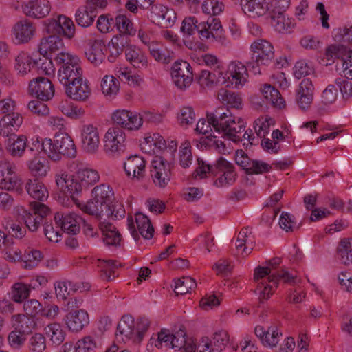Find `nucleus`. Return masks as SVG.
Returning <instances> with one entry per match:
<instances>
[{
	"mask_svg": "<svg viewBox=\"0 0 352 352\" xmlns=\"http://www.w3.org/2000/svg\"><path fill=\"white\" fill-rule=\"evenodd\" d=\"M214 130L232 142L240 140L238 133L245 131V123L241 118L235 117L228 109L219 107L212 113H207V120L200 119L196 131L204 135Z\"/></svg>",
	"mask_w": 352,
	"mask_h": 352,
	"instance_id": "obj_1",
	"label": "nucleus"
},
{
	"mask_svg": "<svg viewBox=\"0 0 352 352\" xmlns=\"http://www.w3.org/2000/svg\"><path fill=\"white\" fill-rule=\"evenodd\" d=\"M281 263V258L276 257L269 261L267 267H258L255 269L254 280L257 283L255 293L258 295L259 303L268 300L274 292L279 280L292 283L296 275L290 274L285 269L274 272V269Z\"/></svg>",
	"mask_w": 352,
	"mask_h": 352,
	"instance_id": "obj_2",
	"label": "nucleus"
},
{
	"mask_svg": "<svg viewBox=\"0 0 352 352\" xmlns=\"http://www.w3.org/2000/svg\"><path fill=\"white\" fill-rule=\"evenodd\" d=\"M180 30L186 36L193 35L197 31L201 40H213L224 45L229 43L218 18L209 16L206 21L198 23L196 17L187 16L183 20Z\"/></svg>",
	"mask_w": 352,
	"mask_h": 352,
	"instance_id": "obj_3",
	"label": "nucleus"
},
{
	"mask_svg": "<svg viewBox=\"0 0 352 352\" xmlns=\"http://www.w3.org/2000/svg\"><path fill=\"white\" fill-rule=\"evenodd\" d=\"M21 211L23 220L30 231H36L40 225L43 224L44 234L50 241L58 243L60 241L61 236L60 231L55 230L52 223L48 222L47 217L50 214V210L46 205L34 202L32 204L30 211L23 208Z\"/></svg>",
	"mask_w": 352,
	"mask_h": 352,
	"instance_id": "obj_4",
	"label": "nucleus"
},
{
	"mask_svg": "<svg viewBox=\"0 0 352 352\" xmlns=\"http://www.w3.org/2000/svg\"><path fill=\"white\" fill-rule=\"evenodd\" d=\"M160 340L166 346L180 352H211L210 342L208 337L202 338L200 340L186 337L184 330L180 329L174 334L168 330L162 329L158 333Z\"/></svg>",
	"mask_w": 352,
	"mask_h": 352,
	"instance_id": "obj_5",
	"label": "nucleus"
},
{
	"mask_svg": "<svg viewBox=\"0 0 352 352\" xmlns=\"http://www.w3.org/2000/svg\"><path fill=\"white\" fill-rule=\"evenodd\" d=\"M47 155L54 162L61 160L63 156L74 158L76 155V148L72 138L67 133H58L52 142L51 139L45 138L44 144Z\"/></svg>",
	"mask_w": 352,
	"mask_h": 352,
	"instance_id": "obj_6",
	"label": "nucleus"
},
{
	"mask_svg": "<svg viewBox=\"0 0 352 352\" xmlns=\"http://www.w3.org/2000/svg\"><path fill=\"white\" fill-rule=\"evenodd\" d=\"M251 60L248 63L250 70L254 74H261V66L269 65L274 58V50L272 44L265 39H257L250 46Z\"/></svg>",
	"mask_w": 352,
	"mask_h": 352,
	"instance_id": "obj_7",
	"label": "nucleus"
},
{
	"mask_svg": "<svg viewBox=\"0 0 352 352\" xmlns=\"http://www.w3.org/2000/svg\"><path fill=\"white\" fill-rule=\"evenodd\" d=\"M93 198L84 204L82 210L87 214L100 216L104 207L115 200V195L111 186L107 184H101L92 190Z\"/></svg>",
	"mask_w": 352,
	"mask_h": 352,
	"instance_id": "obj_8",
	"label": "nucleus"
},
{
	"mask_svg": "<svg viewBox=\"0 0 352 352\" xmlns=\"http://www.w3.org/2000/svg\"><path fill=\"white\" fill-rule=\"evenodd\" d=\"M274 6L280 8V10H273L271 16V25L274 30L280 33H291L295 27L294 19L286 17L284 12L289 6V0H274Z\"/></svg>",
	"mask_w": 352,
	"mask_h": 352,
	"instance_id": "obj_9",
	"label": "nucleus"
},
{
	"mask_svg": "<svg viewBox=\"0 0 352 352\" xmlns=\"http://www.w3.org/2000/svg\"><path fill=\"white\" fill-rule=\"evenodd\" d=\"M100 178L96 170L88 167L80 168L76 173L75 179L71 181L70 191L78 194L98 183Z\"/></svg>",
	"mask_w": 352,
	"mask_h": 352,
	"instance_id": "obj_10",
	"label": "nucleus"
},
{
	"mask_svg": "<svg viewBox=\"0 0 352 352\" xmlns=\"http://www.w3.org/2000/svg\"><path fill=\"white\" fill-rule=\"evenodd\" d=\"M16 166L8 161L2 162L0 164V188L9 191L21 190L22 182L16 174Z\"/></svg>",
	"mask_w": 352,
	"mask_h": 352,
	"instance_id": "obj_11",
	"label": "nucleus"
},
{
	"mask_svg": "<svg viewBox=\"0 0 352 352\" xmlns=\"http://www.w3.org/2000/svg\"><path fill=\"white\" fill-rule=\"evenodd\" d=\"M228 81L222 76V85L225 87L233 86L236 89L242 87L248 80V73L246 66L240 61H232L227 72Z\"/></svg>",
	"mask_w": 352,
	"mask_h": 352,
	"instance_id": "obj_12",
	"label": "nucleus"
},
{
	"mask_svg": "<svg viewBox=\"0 0 352 352\" xmlns=\"http://www.w3.org/2000/svg\"><path fill=\"white\" fill-rule=\"evenodd\" d=\"M125 133L118 127L108 129L104 136V150L109 155H119L124 150Z\"/></svg>",
	"mask_w": 352,
	"mask_h": 352,
	"instance_id": "obj_13",
	"label": "nucleus"
},
{
	"mask_svg": "<svg viewBox=\"0 0 352 352\" xmlns=\"http://www.w3.org/2000/svg\"><path fill=\"white\" fill-rule=\"evenodd\" d=\"M46 29L49 34H58L68 39H72L75 35L73 21L65 15H58L56 19H49Z\"/></svg>",
	"mask_w": 352,
	"mask_h": 352,
	"instance_id": "obj_14",
	"label": "nucleus"
},
{
	"mask_svg": "<svg viewBox=\"0 0 352 352\" xmlns=\"http://www.w3.org/2000/svg\"><path fill=\"white\" fill-rule=\"evenodd\" d=\"M333 54L338 61L336 70L344 75L347 79L352 80V50L345 46L331 45V55Z\"/></svg>",
	"mask_w": 352,
	"mask_h": 352,
	"instance_id": "obj_15",
	"label": "nucleus"
},
{
	"mask_svg": "<svg viewBox=\"0 0 352 352\" xmlns=\"http://www.w3.org/2000/svg\"><path fill=\"white\" fill-rule=\"evenodd\" d=\"M214 174L220 176L214 182V185L218 188L232 185L236 178L234 166L224 157H220L214 163Z\"/></svg>",
	"mask_w": 352,
	"mask_h": 352,
	"instance_id": "obj_16",
	"label": "nucleus"
},
{
	"mask_svg": "<svg viewBox=\"0 0 352 352\" xmlns=\"http://www.w3.org/2000/svg\"><path fill=\"white\" fill-rule=\"evenodd\" d=\"M235 161L248 174H263L272 170L271 165L261 160L251 159L241 149L236 151Z\"/></svg>",
	"mask_w": 352,
	"mask_h": 352,
	"instance_id": "obj_17",
	"label": "nucleus"
},
{
	"mask_svg": "<svg viewBox=\"0 0 352 352\" xmlns=\"http://www.w3.org/2000/svg\"><path fill=\"white\" fill-rule=\"evenodd\" d=\"M128 228L133 239H139V234L145 239H151L153 236L154 228L148 217L141 212L135 214V223L138 230L135 228L132 217H128Z\"/></svg>",
	"mask_w": 352,
	"mask_h": 352,
	"instance_id": "obj_18",
	"label": "nucleus"
},
{
	"mask_svg": "<svg viewBox=\"0 0 352 352\" xmlns=\"http://www.w3.org/2000/svg\"><path fill=\"white\" fill-rule=\"evenodd\" d=\"M171 76L175 85L180 89L188 87L192 81V72L188 63L176 61L171 67Z\"/></svg>",
	"mask_w": 352,
	"mask_h": 352,
	"instance_id": "obj_19",
	"label": "nucleus"
},
{
	"mask_svg": "<svg viewBox=\"0 0 352 352\" xmlns=\"http://www.w3.org/2000/svg\"><path fill=\"white\" fill-rule=\"evenodd\" d=\"M29 93L43 101H47L54 95L52 82L47 78L37 77L29 83Z\"/></svg>",
	"mask_w": 352,
	"mask_h": 352,
	"instance_id": "obj_20",
	"label": "nucleus"
},
{
	"mask_svg": "<svg viewBox=\"0 0 352 352\" xmlns=\"http://www.w3.org/2000/svg\"><path fill=\"white\" fill-rule=\"evenodd\" d=\"M150 17L153 23L168 28L175 23L177 14L174 10L162 4H153L151 9Z\"/></svg>",
	"mask_w": 352,
	"mask_h": 352,
	"instance_id": "obj_21",
	"label": "nucleus"
},
{
	"mask_svg": "<svg viewBox=\"0 0 352 352\" xmlns=\"http://www.w3.org/2000/svg\"><path fill=\"white\" fill-rule=\"evenodd\" d=\"M150 171L153 183L160 188L166 186L170 180V165L161 157L152 161Z\"/></svg>",
	"mask_w": 352,
	"mask_h": 352,
	"instance_id": "obj_22",
	"label": "nucleus"
},
{
	"mask_svg": "<svg viewBox=\"0 0 352 352\" xmlns=\"http://www.w3.org/2000/svg\"><path fill=\"white\" fill-rule=\"evenodd\" d=\"M100 139L98 129L92 124L85 125L81 129V146L88 154L98 152Z\"/></svg>",
	"mask_w": 352,
	"mask_h": 352,
	"instance_id": "obj_23",
	"label": "nucleus"
},
{
	"mask_svg": "<svg viewBox=\"0 0 352 352\" xmlns=\"http://www.w3.org/2000/svg\"><path fill=\"white\" fill-rule=\"evenodd\" d=\"M57 227L68 234L76 235L80 231V224L82 219L73 212L67 213L57 212L54 216Z\"/></svg>",
	"mask_w": 352,
	"mask_h": 352,
	"instance_id": "obj_24",
	"label": "nucleus"
},
{
	"mask_svg": "<svg viewBox=\"0 0 352 352\" xmlns=\"http://www.w3.org/2000/svg\"><path fill=\"white\" fill-rule=\"evenodd\" d=\"M51 6L48 0H28L22 4L23 12L33 18H43L50 12Z\"/></svg>",
	"mask_w": 352,
	"mask_h": 352,
	"instance_id": "obj_25",
	"label": "nucleus"
},
{
	"mask_svg": "<svg viewBox=\"0 0 352 352\" xmlns=\"http://www.w3.org/2000/svg\"><path fill=\"white\" fill-rule=\"evenodd\" d=\"M106 50L105 43L102 39H90L87 42L85 54L90 63L94 65H98L104 60Z\"/></svg>",
	"mask_w": 352,
	"mask_h": 352,
	"instance_id": "obj_26",
	"label": "nucleus"
},
{
	"mask_svg": "<svg viewBox=\"0 0 352 352\" xmlns=\"http://www.w3.org/2000/svg\"><path fill=\"white\" fill-rule=\"evenodd\" d=\"M65 324L69 331L79 332L89 324V316L84 309L74 310L65 316Z\"/></svg>",
	"mask_w": 352,
	"mask_h": 352,
	"instance_id": "obj_27",
	"label": "nucleus"
},
{
	"mask_svg": "<svg viewBox=\"0 0 352 352\" xmlns=\"http://www.w3.org/2000/svg\"><path fill=\"white\" fill-rule=\"evenodd\" d=\"M314 87L309 78L303 79L296 90V100L299 107L302 110L307 109L314 98Z\"/></svg>",
	"mask_w": 352,
	"mask_h": 352,
	"instance_id": "obj_28",
	"label": "nucleus"
},
{
	"mask_svg": "<svg viewBox=\"0 0 352 352\" xmlns=\"http://www.w3.org/2000/svg\"><path fill=\"white\" fill-rule=\"evenodd\" d=\"M65 93L76 101H85L91 94V89L82 77L65 86Z\"/></svg>",
	"mask_w": 352,
	"mask_h": 352,
	"instance_id": "obj_29",
	"label": "nucleus"
},
{
	"mask_svg": "<svg viewBox=\"0 0 352 352\" xmlns=\"http://www.w3.org/2000/svg\"><path fill=\"white\" fill-rule=\"evenodd\" d=\"M254 333L265 346L271 348L276 346L283 336L276 324L271 325L267 330H265L263 327L258 325L254 329Z\"/></svg>",
	"mask_w": 352,
	"mask_h": 352,
	"instance_id": "obj_30",
	"label": "nucleus"
},
{
	"mask_svg": "<svg viewBox=\"0 0 352 352\" xmlns=\"http://www.w3.org/2000/svg\"><path fill=\"white\" fill-rule=\"evenodd\" d=\"M36 31L34 24L28 20L17 22L12 28V33L16 43H25L33 37Z\"/></svg>",
	"mask_w": 352,
	"mask_h": 352,
	"instance_id": "obj_31",
	"label": "nucleus"
},
{
	"mask_svg": "<svg viewBox=\"0 0 352 352\" xmlns=\"http://www.w3.org/2000/svg\"><path fill=\"white\" fill-rule=\"evenodd\" d=\"M23 123V117L19 113L12 112L0 120V135L8 137L19 129Z\"/></svg>",
	"mask_w": 352,
	"mask_h": 352,
	"instance_id": "obj_32",
	"label": "nucleus"
},
{
	"mask_svg": "<svg viewBox=\"0 0 352 352\" xmlns=\"http://www.w3.org/2000/svg\"><path fill=\"white\" fill-rule=\"evenodd\" d=\"M129 38L125 34H117L114 36L109 44V55L108 60L114 63L117 58L122 54L124 50L129 47Z\"/></svg>",
	"mask_w": 352,
	"mask_h": 352,
	"instance_id": "obj_33",
	"label": "nucleus"
},
{
	"mask_svg": "<svg viewBox=\"0 0 352 352\" xmlns=\"http://www.w3.org/2000/svg\"><path fill=\"white\" fill-rule=\"evenodd\" d=\"M124 168L129 177L140 179L145 172V161L139 155L129 157L124 164Z\"/></svg>",
	"mask_w": 352,
	"mask_h": 352,
	"instance_id": "obj_34",
	"label": "nucleus"
},
{
	"mask_svg": "<svg viewBox=\"0 0 352 352\" xmlns=\"http://www.w3.org/2000/svg\"><path fill=\"white\" fill-rule=\"evenodd\" d=\"M241 5L244 13L252 18L263 16L268 10L267 0H244Z\"/></svg>",
	"mask_w": 352,
	"mask_h": 352,
	"instance_id": "obj_35",
	"label": "nucleus"
},
{
	"mask_svg": "<svg viewBox=\"0 0 352 352\" xmlns=\"http://www.w3.org/2000/svg\"><path fill=\"white\" fill-rule=\"evenodd\" d=\"M336 254L342 263L352 266V238H342L336 246Z\"/></svg>",
	"mask_w": 352,
	"mask_h": 352,
	"instance_id": "obj_36",
	"label": "nucleus"
},
{
	"mask_svg": "<svg viewBox=\"0 0 352 352\" xmlns=\"http://www.w3.org/2000/svg\"><path fill=\"white\" fill-rule=\"evenodd\" d=\"M126 60L135 68L142 69L148 66V58L145 53L135 45H130L125 50Z\"/></svg>",
	"mask_w": 352,
	"mask_h": 352,
	"instance_id": "obj_37",
	"label": "nucleus"
},
{
	"mask_svg": "<svg viewBox=\"0 0 352 352\" xmlns=\"http://www.w3.org/2000/svg\"><path fill=\"white\" fill-rule=\"evenodd\" d=\"M98 227L103 236V241L107 245H118L121 241V235L116 228L106 221H100Z\"/></svg>",
	"mask_w": 352,
	"mask_h": 352,
	"instance_id": "obj_38",
	"label": "nucleus"
},
{
	"mask_svg": "<svg viewBox=\"0 0 352 352\" xmlns=\"http://www.w3.org/2000/svg\"><path fill=\"white\" fill-rule=\"evenodd\" d=\"M81 77H82V70L80 64L63 67V69H58V79L65 87Z\"/></svg>",
	"mask_w": 352,
	"mask_h": 352,
	"instance_id": "obj_39",
	"label": "nucleus"
},
{
	"mask_svg": "<svg viewBox=\"0 0 352 352\" xmlns=\"http://www.w3.org/2000/svg\"><path fill=\"white\" fill-rule=\"evenodd\" d=\"M27 142L28 138L23 135H11L8 140V152L12 157H21L28 147Z\"/></svg>",
	"mask_w": 352,
	"mask_h": 352,
	"instance_id": "obj_40",
	"label": "nucleus"
},
{
	"mask_svg": "<svg viewBox=\"0 0 352 352\" xmlns=\"http://www.w3.org/2000/svg\"><path fill=\"white\" fill-rule=\"evenodd\" d=\"M47 37L43 38L39 44L38 52L41 55H45L48 52H55L60 50L63 43L60 36L58 34H50Z\"/></svg>",
	"mask_w": 352,
	"mask_h": 352,
	"instance_id": "obj_41",
	"label": "nucleus"
},
{
	"mask_svg": "<svg viewBox=\"0 0 352 352\" xmlns=\"http://www.w3.org/2000/svg\"><path fill=\"white\" fill-rule=\"evenodd\" d=\"M29 195L34 199L44 201L48 197V191L44 184L38 179H29L25 184Z\"/></svg>",
	"mask_w": 352,
	"mask_h": 352,
	"instance_id": "obj_42",
	"label": "nucleus"
},
{
	"mask_svg": "<svg viewBox=\"0 0 352 352\" xmlns=\"http://www.w3.org/2000/svg\"><path fill=\"white\" fill-rule=\"evenodd\" d=\"M45 331L52 344L55 346L60 345L65 339L66 332L60 323L52 322L48 324L45 327Z\"/></svg>",
	"mask_w": 352,
	"mask_h": 352,
	"instance_id": "obj_43",
	"label": "nucleus"
},
{
	"mask_svg": "<svg viewBox=\"0 0 352 352\" xmlns=\"http://www.w3.org/2000/svg\"><path fill=\"white\" fill-rule=\"evenodd\" d=\"M55 293L56 296L62 300H65L68 296L71 294L72 292H76L80 290L88 289L89 286L87 284L85 286L83 285L80 287L76 284H74L71 281H60L54 284Z\"/></svg>",
	"mask_w": 352,
	"mask_h": 352,
	"instance_id": "obj_44",
	"label": "nucleus"
},
{
	"mask_svg": "<svg viewBox=\"0 0 352 352\" xmlns=\"http://www.w3.org/2000/svg\"><path fill=\"white\" fill-rule=\"evenodd\" d=\"M35 286L19 282L14 283L11 288V299L16 303H22L30 296V292Z\"/></svg>",
	"mask_w": 352,
	"mask_h": 352,
	"instance_id": "obj_45",
	"label": "nucleus"
},
{
	"mask_svg": "<svg viewBox=\"0 0 352 352\" xmlns=\"http://www.w3.org/2000/svg\"><path fill=\"white\" fill-rule=\"evenodd\" d=\"M12 322L14 329L24 335L31 333L36 327L34 318L24 314L14 315Z\"/></svg>",
	"mask_w": 352,
	"mask_h": 352,
	"instance_id": "obj_46",
	"label": "nucleus"
},
{
	"mask_svg": "<svg viewBox=\"0 0 352 352\" xmlns=\"http://www.w3.org/2000/svg\"><path fill=\"white\" fill-rule=\"evenodd\" d=\"M218 99L223 104L227 105V108L229 111V108H234L239 109L242 108V98L241 96L229 90L221 89L218 93Z\"/></svg>",
	"mask_w": 352,
	"mask_h": 352,
	"instance_id": "obj_47",
	"label": "nucleus"
},
{
	"mask_svg": "<svg viewBox=\"0 0 352 352\" xmlns=\"http://www.w3.org/2000/svg\"><path fill=\"white\" fill-rule=\"evenodd\" d=\"M31 174L36 177H44L50 170V164L47 160L35 157L28 162Z\"/></svg>",
	"mask_w": 352,
	"mask_h": 352,
	"instance_id": "obj_48",
	"label": "nucleus"
},
{
	"mask_svg": "<svg viewBox=\"0 0 352 352\" xmlns=\"http://www.w3.org/2000/svg\"><path fill=\"white\" fill-rule=\"evenodd\" d=\"M28 352H44L47 348L45 336L41 333H32L27 339Z\"/></svg>",
	"mask_w": 352,
	"mask_h": 352,
	"instance_id": "obj_49",
	"label": "nucleus"
},
{
	"mask_svg": "<svg viewBox=\"0 0 352 352\" xmlns=\"http://www.w3.org/2000/svg\"><path fill=\"white\" fill-rule=\"evenodd\" d=\"M261 92L266 100L270 102L274 107L281 109L285 107V100L279 91L271 85H264Z\"/></svg>",
	"mask_w": 352,
	"mask_h": 352,
	"instance_id": "obj_50",
	"label": "nucleus"
},
{
	"mask_svg": "<svg viewBox=\"0 0 352 352\" xmlns=\"http://www.w3.org/2000/svg\"><path fill=\"white\" fill-rule=\"evenodd\" d=\"M97 266L100 269V276L103 280L111 281L118 276L115 271L118 268L116 261L98 259Z\"/></svg>",
	"mask_w": 352,
	"mask_h": 352,
	"instance_id": "obj_51",
	"label": "nucleus"
},
{
	"mask_svg": "<svg viewBox=\"0 0 352 352\" xmlns=\"http://www.w3.org/2000/svg\"><path fill=\"white\" fill-rule=\"evenodd\" d=\"M222 76L217 75V72L202 70L197 77V82L202 88H211L219 83L222 85Z\"/></svg>",
	"mask_w": 352,
	"mask_h": 352,
	"instance_id": "obj_52",
	"label": "nucleus"
},
{
	"mask_svg": "<svg viewBox=\"0 0 352 352\" xmlns=\"http://www.w3.org/2000/svg\"><path fill=\"white\" fill-rule=\"evenodd\" d=\"M34 60L24 52H19L15 57L14 68L18 74L23 76L30 72L32 65H34Z\"/></svg>",
	"mask_w": 352,
	"mask_h": 352,
	"instance_id": "obj_53",
	"label": "nucleus"
},
{
	"mask_svg": "<svg viewBox=\"0 0 352 352\" xmlns=\"http://www.w3.org/2000/svg\"><path fill=\"white\" fill-rule=\"evenodd\" d=\"M103 94L109 99H113L119 91L120 82L113 76H105L101 82Z\"/></svg>",
	"mask_w": 352,
	"mask_h": 352,
	"instance_id": "obj_54",
	"label": "nucleus"
},
{
	"mask_svg": "<svg viewBox=\"0 0 352 352\" xmlns=\"http://www.w3.org/2000/svg\"><path fill=\"white\" fill-rule=\"evenodd\" d=\"M43 258L41 251L34 249L27 250L22 256L21 266L27 270L36 267Z\"/></svg>",
	"mask_w": 352,
	"mask_h": 352,
	"instance_id": "obj_55",
	"label": "nucleus"
},
{
	"mask_svg": "<svg viewBox=\"0 0 352 352\" xmlns=\"http://www.w3.org/2000/svg\"><path fill=\"white\" fill-rule=\"evenodd\" d=\"M125 209L123 204L118 201H113L110 204L104 207L102 214L97 217L102 218L103 216L110 217L113 219H120L125 216Z\"/></svg>",
	"mask_w": 352,
	"mask_h": 352,
	"instance_id": "obj_56",
	"label": "nucleus"
},
{
	"mask_svg": "<svg viewBox=\"0 0 352 352\" xmlns=\"http://www.w3.org/2000/svg\"><path fill=\"white\" fill-rule=\"evenodd\" d=\"M151 55L157 62L167 64L175 58V53L166 48L158 47L156 45L152 44L148 47Z\"/></svg>",
	"mask_w": 352,
	"mask_h": 352,
	"instance_id": "obj_57",
	"label": "nucleus"
},
{
	"mask_svg": "<svg viewBox=\"0 0 352 352\" xmlns=\"http://www.w3.org/2000/svg\"><path fill=\"white\" fill-rule=\"evenodd\" d=\"M96 16V11L92 8L89 9L88 6L78 9L75 14L76 23L83 28L89 27L93 24Z\"/></svg>",
	"mask_w": 352,
	"mask_h": 352,
	"instance_id": "obj_58",
	"label": "nucleus"
},
{
	"mask_svg": "<svg viewBox=\"0 0 352 352\" xmlns=\"http://www.w3.org/2000/svg\"><path fill=\"white\" fill-rule=\"evenodd\" d=\"M134 320L129 315L122 316L117 327L116 336H123L126 339H129L135 333Z\"/></svg>",
	"mask_w": 352,
	"mask_h": 352,
	"instance_id": "obj_59",
	"label": "nucleus"
},
{
	"mask_svg": "<svg viewBox=\"0 0 352 352\" xmlns=\"http://www.w3.org/2000/svg\"><path fill=\"white\" fill-rule=\"evenodd\" d=\"M210 342V349L212 351H222L229 342V336L226 331H219L215 332L212 336V340Z\"/></svg>",
	"mask_w": 352,
	"mask_h": 352,
	"instance_id": "obj_60",
	"label": "nucleus"
},
{
	"mask_svg": "<svg viewBox=\"0 0 352 352\" xmlns=\"http://www.w3.org/2000/svg\"><path fill=\"white\" fill-rule=\"evenodd\" d=\"M179 124L182 127H187L192 125L196 119L194 109L191 107H182L177 116Z\"/></svg>",
	"mask_w": 352,
	"mask_h": 352,
	"instance_id": "obj_61",
	"label": "nucleus"
},
{
	"mask_svg": "<svg viewBox=\"0 0 352 352\" xmlns=\"http://www.w3.org/2000/svg\"><path fill=\"white\" fill-rule=\"evenodd\" d=\"M115 24L118 30L120 32V34H125L129 36V35H134L135 33L131 21L126 15H118L115 19Z\"/></svg>",
	"mask_w": 352,
	"mask_h": 352,
	"instance_id": "obj_62",
	"label": "nucleus"
},
{
	"mask_svg": "<svg viewBox=\"0 0 352 352\" xmlns=\"http://www.w3.org/2000/svg\"><path fill=\"white\" fill-rule=\"evenodd\" d=\"M196 287L195 280L190 277H183L175 282L174 291L177 295H184Z\"/></svg>",
	"mask_w": 352,
	"mask_h": 352,
	"instance_id": "obj_63",
	"label": "nucleus"
},
{
	"mask_svg": "<svg viewBox=\"0 0 352 352\" xmlns=\"http://www.w3.org/2000/svg\"><path fill=\"white\" fill-rule=\"evenodd\" d=\"M98 342L91 336H87L79 340L75 346L76 352H95Z\"/></svg>",
	"mask_w": 352,
	"mask_h": 352,
	"instance_id": "obj_64",
	"label": "nucleus"
}]
</instances>
